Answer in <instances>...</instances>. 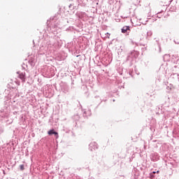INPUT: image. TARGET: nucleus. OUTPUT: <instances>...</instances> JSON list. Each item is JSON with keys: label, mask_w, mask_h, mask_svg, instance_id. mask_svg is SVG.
<instances>
[{"label": "nucleus", "mask_w": 179, "mask_h": 179, "mask_svg": "<svg viewBox=\"0 0 179 179\" xmlns=\"http://www.w3.org/2000/svg\"><path fill=\"white\" fill-rule=\"evenodd\" d=\"M0 117L2 118H6V117H9V111L8 109H1L0 110Z\"/></svg>", "instance_id": "3"}, {"label": "nucleus", "mask_w": 179, "mask_h": 179, "mask_svg": "<svg viewBox=\"0 0 179 179\" xmlns=\"http://www.w3.org/2000/svg\"><path fill=\"white\" fill-rule=\"evenodd\" d=\"M154 156H157V154H156V153H155V154H154Z\"/></svg>", "instance_id": "19"}, {"label": "nucleus", "mask_w": 179, "mask_h": 179, "mask_svg": "<svg viewBox=\"0 0 179 179\" xmlns=\"http://www.w3.org/2000/svg\"><path fill=\"white\" fill-rule=\"evenodd\" d=\"M121 31H122V33H123V34H126V36H129V33H131V27H129V26H124L121 29Z\"/></svg>", "instance_id": "2"}, {"label": "nucleus", "mask_w": 179, "mask_h": 179, "mask_svg": "<svg viewBox=\"0 0 179 179\" xmlns=\"http://www.w3.org/2000/svg\"><path fill=\"white\" fill-rule=\"evenodd\" d=\"M96 149H99V146L97 145V143L96 142H92L90 144V150L93 152V150H96Z\"/></svg>", "instance_id": "6"}, {"label": "nucleus", "mask_w": 179, "mask_h": 179, "mask_svg": "<svg viewBox=\"0 0 179 179\" xmlns=\"http://www.w3.org/2000/svg\"><path fill=\"white\" fill-rule=\"evenodd\" d=\"M76 16L78 17V19H84L85 16H86V13L82 11H78L76 14Z\"/></svg>", "instance_id": "8"}, {"label": "nucleus", "mask_w": 179, "mask_h": 179, "mask_svg": "<svg viewBox=\"0 0 179 179\" xmlns=\"http://www.w3.org/2000/svg\"><path fill=\"white\" fill-rule=\"evenodd\" d=\"M138 57H139V52H138V51L133 50L129 54L127 61H134V59H136Z\"/></svg>", "instance_id": "1"}, {"label": "nucleus", "mask_w": 179, "mask_h": 179, "mask_svg": "<svg viewBox=\"0 0 179 179\" xmlns=\"http://www.w3.org/2000/svg\"><path fill=\"white\" fill-rule=\"evenodd\" d=\"M158 48H159V50H160V46H158Z\"/></svg>", "instance_id": "22"}, {"label": "nucleus", "mask_w": 179, "mask_h": 179, "mask_svg": "<svg viewBox=\"0 0 179 179\" xmlns=\"http://www.w3.org/2000/svg\"><path fill=\"white\" fill-rule=\"evenodd\" d=\"M19 79H20L22 83L26 82V73H22L20 71L17 72Z\"/></svg>", "instance_id": "4"}, {"label": "nucleus", "mask_w": 179, "mask_h": 179, "mask_svg": "<svg viewBox=\"0 0 179 179\" xmlns=\"http://www.w3.org/2000/svg\"><path fill=\"white\" fill-rule=\"evenodd\" d=\"M166 11L164 10H161V11H158L157 13V17H159L160 19V17H162V16H164V13Z\"/></svg>", "instance_id": "10"}, {"label": "nucleus", "mask_w": 179, "mask_h": 179, "mask_svg": "<svg viewBox=\"0 0 179 179\" xmlns=\"http://www.w3.org/2000/svg\"><path fill=\"white\" fill-rule=\"evenodd\" d=\"M172 57L173 58H176V59H179L178 54L173 55Z\"/></svg>", "instance_id": "13"}, {"label": "nucleus", "mask_w": 179, "mask_h": 179, "mask_svg": "<svg viewBox=\"0 0 179 179\" xmlns=\"http://www.w3.org/2000/svg\"><path fill=\"white\" fill-rule=\"evenodd\" d=\"M17 85H18V86H19V85H20V83H17Z\"/></svg>", "instance_id": "20"}, {"label": "nucleus", "mask_w": 179, "mask_h": 179, "mask_svg": "<svg viewBox=\"0 0 179 179\" xmlns=\"http://www.w3.org/2000/svg\"><path fill=\"white\" fill-rule=\"evenodd\" d=\"M48 135H55L56 136V138H58V132L55 131L54 130V129H50L48 132Z\"/></svg>", "instance_id": "9"}, {"label": "nucleus", "mask_w": 179, "mask_h": 179, "mask_svg": "<svg viewBox=\"0 0 179 179\" xmlns=\"http://www.w3.org/2000/svg\"><path fill=\"white\" fill-rule=\"evenodd\" d=\"M153 162H156V160H157V158L155 159H152Z\"/></svg>", "instance_id": "18"}, {"label": "nucleus", "mask_w": 179, "mask_h": 179, "mask_svg": "<svg viewBox=\"0 0 179 179\" xmlns=\"http://www.w3.org/2000/svg\"><path fill=\"white\" fill-rule=\"evenodd\" d=\"M92 115V110L90 109H83V117L87 118Z\"/></svg>", "instance_id": "5"}, {"label": "nucleus", "mask_w": 179, "mask_h": 179, "mask_svg": "<svg viewBox=\"0 0 179 179\" xmlns=\"http://www.w3.org/2000/svg\"><path fill=\"white\" fill-rule=\"evenodd\" d=\"M169 10L171 12H176V10H177V7H176V6H171Z\"/></svg>", "instance_id": "12"}, {"label": "nucleus", "mask_w": 179, "mask_h": 179, "mask_svg": "<svg viewBox=\"0 0 179 179\" xmlns=\"http://www.w3.org/2000/svg\"><path fill=\"white\" fill-rule=\"evenodd\" d=\"M159 171H157V174H159ZM155 174H156V171H153L152 173H151L150 174V178L155 179V177H156V176H155Z\"/></svg>", "instance_id": "11"}, {"label": "nucleus", "mask_w": 179, "mask_h": 179, "mask_svg": "<svg viewBox=\"0 0 179 179\" xmlns=\"http://www.w3.org/2000/svg\"><path fill=\"white\" fill-rule=\"evenodd\" d=\"M106 38H110V34L109 33H106Z\"/></svg>", "instance_id": "16"}, {"label": "nucleus", "mask_w": 179, "mask_h": 179, "mask_svg": "<svg viewBox=\"0 0 179 179\" xmlns=\"http://www.w3.org/2000/svg\"><path fill=\"white\" fill-rule=\"evenodd\" d=\"M72 120L76 123V125H78V122L80 120V116L79 114H76L72 116Z\"/></svg>", "instance_id": "7"}, {"label": "nucleus", "mask_w": 179, "mask_h": 179, "mask_svg": "<svg viewBox=\"0 0 179 179\" xmlns=\"http://www.w3.org/2000/svg\"><path fill=\"white\" fill-rule=\"evenodd\" d=\"M54 76V74H51V76Z\"/></svg>", "instance_id": "21"}, {"label": "nucleus", "mask_w": 179, "mask_h": 179, "mask_svg": "<svg viewBox=\"0 0 179 179\" xmlns=\"http://www.w3.org/2000/svg\"><path fill=\"white\" fill-rule=\"evenodd\" d=\"M29 63L31 64V65H34V62H33L32 59H30V60L29 61Z\"/></svg>", "instance_id": "15"}, {"label": "nucleus", "mask_w": 179, "mask_h": 179, "mask_svg": "<svg viewBox=\"0 0 179 179\" xmlns=\"http://www.w3.org/2000/svg\"><path fill=\"white\" fill-rule=\"evenodd\" d=\"M64 93H68V90H65L64 91Z\"/></svg>", "instance_id": "17"}, {"label": "nucleus", "mask_w": 179, "mask_h": 179, "mask_svg": "<svg viewBox=\"0 0 179 179\" xmlns=\"http://www.w3.org/2000/svg\"><path fill=\"white\" fill-rule=\"evenodd\" d=\"M20 169L21 171H23V170H24V164L20 165Z\"/></svg>", "instance_id": "14"}]
</instances>
